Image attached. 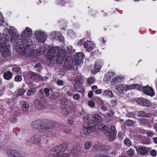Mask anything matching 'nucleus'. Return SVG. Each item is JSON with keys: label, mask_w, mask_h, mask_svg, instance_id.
Here are the masks:
<instances>
[{"label": "nucleus", "mask_w": 157, "mask_h": 157, "mask_svg": "<svg viewBox=\"0 0 157 157\" xmlns=\"http://www.w3.org/2000/svg\"><path fill=\"white\" fill-rule=\"evenodd\" d=\"M114 73L112 71H109L106 73L104 78V82L107 83H109L114 76Z\"/></svg>", "instance_id": "f3484780"}, {"label": "nucleus", "mask_w": 157, "mask_h": 157, "mask_svg": "<svg viewBox=\"0 0 157 157\" xmlns=\"http://www.w3.org/2000/svg\"><path fill=\"white\" fill-rule=\"evenodd\" d=\"M130 86H132V89H136L139 90H143V87L140 84H135L130 85Z\"/></svg>", "instance_id": "c756f323"}, {"label": "nucleus", "mask_w": 157, "mask_h": 157, "mask_svg": "<svg viewBox=\"0 0 157 157\" xmlns=\"http://www.w3.org/2000/svg\"><path fill=\"white\" fill-rule=\"evenodd\" d=\"M57 84L59 86H61L63 85L64 82L62 80H58L57 81Z\"/></svg>", "instance_id": "052dcab7"}, {"label": "nucleus", "mask_w": 157, "mask_h": 157, "mask_svg": "<svg viewBox=\"0 0 157 157\" xmlns=\"http://www.w3.org/2000/svg\"><path fill=\"white\" fill-rule=\"evenodd\" d=\"M84 55L82 52H78L75 56L74 61L76 65H79L83 63V59L84 57Z\"/></svg>", "instance_id": "1a4fd4ad"}, {"label": "nucleus", "mask_w": 157, "mask_h": 157, "mask_svg": "<svg viewBox=\"0 0 157 157\" xmlns=\"http://www.w3.org/2000/svg\"><path fill=\"white\" fill-rule=\"evenodd\" d=\"M93 92L92 91H90L88 94V96L89 98H92L93 96Z\"/></svg>", "instance_id": "bf43d9fd"}, {"label": "nucleus", "mask_w": 157, "mask_h": 157, "mask_svg": "<svg viewBox=\"0 0 157 157\" xmlns=\"http://www.w3.org/2000/svg\"><path fill=\"white\" fill-rule=\"evenodd\" d=\"M70 155V154L67 153H64L59 155V157H69Z\"/></svg>", "instance_id": "5fc2aeb1"}, {"label": "nucleus", "mask_w": 157, "mask_h": 157, "mask_svg": "<svg viewBox=\"0 0 157 157\" xmlns=\"http://www.w3.org/2000/svg\"><path fill=\"white\" fill-rule=\"evenodd\" d=\"M91 88L94 91H95V90H96L98 89V87L97 86L94 85L91 86Z\"/></svg>", "instance_id": "338daca9"}, {"label": "nucleus", "mask_w": 157, "mask_h": 157, "mask_svg": "<svg viewBox=\"0 0 157 157\" xmlns=\"http://www.w3.org/2000/svg\"><path fill=\"white\" fill-rule=\"evenodd\" d=\"M59 153V152L57 146L52 148L50 151V153L52 155H56Z\"/></svg>", "instance_id": "c9c22d12"}, {"label": "nucleus", "mask_w": 157, "mask_h": 157, "mask_svg": "<svg viewBox=\"0 0 157 157\" xmlns=\"http://www.w3.org/2000/svg\"><path fill=\"white\" fill-rule=\"evenodd\" d=\"M84 45L86 50L88 52H90L94 47V44L90 41H86L84 43Z\"/></svg>", "instance_id": "6ab92c4d"}, {"label": "nucleus", "mask_w": 157, "mask_h": 157, "mask_svg": "<svg viewBox=\"0 0 157 157\" xmlns=\"http://www.w3.org/2000/svg\"><path fill=\"white\" fill-rule=\"evenodd\" d=\"M103 95L109 98H111L114 96L112 92L109 90H105L103 92Z\"/></svg>", "instance_id": "393cba45"}, {"label": "nucleus", "mask_w": 157, "mask_h": 157, "mask_svg": "<svg viewBox=\"0 0 157 157\" xmlns=\"http://www.w3.org/2000/svg\"><path fill=\"white\" fill-rule=\"evenodd\" d=\"M59 96V94L58 92L53 93L50 97L51 99H54L57 98Z\"/></svg>", "instance_id": "49530a36"}, {"label": "nucleus", "mask_w": 157, "mask_h": 157, "mask_svg": "<svg viewBox=\"0 0 157 157\" xmlns=\"http://www.w3.org/2000/svg\"><path fill=\"white\" fill-rule=\"evenodd\" d=\"M89 115H86L83 117V120L85 122V124L89 126L87 127H84L82 130L81 133L83 135L87 136L91 132L92 128L94 127V122L92 120H89Z\"/></svg>", "instance_id": "20e7f679"}, {"label": "nucleus", "mask_w": 157, "mask_h": 157, "mask_svg": "<svg viewBox=\"0 0 157 157\" xmlns=\"http://www.w3.org/2000/svg\"><path fill=\"white\" fill-rule=\"evenodd\" d=\"M143 91L145 94L151 97L153 96L155 94L153 89L148 85L143 86Z\"/></svg>", "instance_id": "ddd939ff"}, {"label": "nucleus", "mask_w": 157, "mask_h": 157, "mask_svg": "<svg viewBox=\"0 0 157 157\" xmlns=\"http://www.w3.org/2000/svg\"><path fill=\"white\" fill-rule=\"evenodd\" d=\"M36 92V90L34 89H31L28 90L27 95L31 96L34 94Z\"/></svg>", "instance_id": "a18cd8bd"}, {"label": "nucleus", "mask_w": 157, "mask_h": 157, "mask_svg": "<svg viewBox=\"0 0 157 157\" xmlns=\"http://www.w3.org/2000/svg\"><path fill=\"white\" fill-rule=\"evenodd\" d=\"M59 153L62 152L66 150L68 147V145L66 143L62 144L57 146Z\"/></svg>", "instance_id": "412c9836"}, {"label": "nucleus", "mask_w": 157, "mask_h": 157, "mask_svg": "<svg viewBox=\"0 0 157 157\" xmlns=\"http://www.w3.org/2000/svg\"><path fill=\"white\" fill-rule=\"evenodd\" d=\"M117 101L115 100H112L111 101V104L113 106H115L117 104Z\"/></svg>", "instance_id": "774afa93"}, {"label": "nucleus", "mask_w": 157, "mask_h": 157, "mask_svg": "<svg viewBox=\"0 0 157 157\" xmlns=\"http://www.w3.org/2000/svg\"><path fill=\"white\" fill-rule=\"evenodd\" d=\"M136 150L138 153L140 154L145 155L147 152V149L144 147L140 146L136 147Z\"/></svg>", "instance_id": "4be33fe9"}, {"label": "nucleus", "mask_w": 157, "mask_h": 157, "mask_svg": "<svg viewBox=\"0 0 157 157\" xmlns=\"http://www.w3.org/2000/svg\"><path fill=\"white\" fill-rule=\"evenodd\" d=\"M67 52L70 53L74 51V49L73 48V47L71 45H68L67 47Z\"/></svg>", "instance_id": "603ef678"}, {"label": "nucleus", "mask_w": 157, "mask_h": 157, "mask_svg": "<svg viewBox=\"0 0 157 157\" xmlns=\"http://www.w3.org/2000/svg\"><path fill=\"white\" fill-rule=\"evenodd\" d=\"M67 34L68 35L71 37H74L75 36L74 32L71 29L68 31Z\"/></svg>", "instance_id": "37998d69"}, {"label": "nucleus", "mask_w": 157, "mask_h": 157, "mask_svg": "<svg viewBox=\"0 0 157 157\" xmlns=\"http://www.w3.org/2000/svg\"><path fill=\"white\" fill-rule=\"evenodd\" d=\"M35 67L36 68H38V69H37V70H39L40 69V68H41V66L40 65V64L39 63L36 64L35 66Z\"/></svg>", "instance_id": "0e129e2a"}, {"label": "nucleus", "mask_w": 157, "mask_h": 157, "mask_svg": "<svg viewBox=\"0 0 157 157\" xmlns=\"http://www.w3.org/2000/svg\"><path fill=\"white\" fill-rule=\"evenodd\" d=\"M22 80V78L21 75H17L15 77L14 80L15 81L19 82L21 81Z\"/></svg>", "instance_id": "de8ad7c7"}, {"label": "nucleus", "mask_w": 157, "mask_h": 157, "mask_svg": "<svg viewBox=\"0 0 157 157\" xmlns=\"http://www.w3.org/2000/svg\"><path fill=\"white\" fill-rule=\"evenodd\" d=\"M12 76L13 75L11 72L9 71H7L4 73L3 77L5 79L9 80L12 78Z\"/></svg>", "instance_id": "a878e982"}, {"label": "nucleus", "mask_w": 157, "mask_h": 157, "mask_svg": "<svg viewBox=\"0 0 157 157\" xmlns=\"http://www.w3.org/2000/svg\"><path fill=\"white\" fill-rule=\"evenodd\" d=\"M44 91L45 92V95L47 96H48L49 95V90L48 88H45L44 90Z\"/></svg>", "instance_id": "864d4df0"}, {"label": "nucleus", "mask_w": 157, "mask_h": 157, "mask_svg": "<svg viewBox=\"0 0 157 157\" xmlns=\"http://www.w3.org/2000/svg\"><path fill=\"white\" fill-rule=\"evenodd\" d=\"M139 105L145 106H150L151 105V103L148 100L142 98H138L136 101Z\"/></svg>", "instance_id": "f8f14e48"}, {"label": "nucleus", "mask_w": 157, "mask_h": 157, "mask_svg": "<svg viewBox=\"0 0 157 157\" xmlns=\"http://www.w3.org/2000/svg\"><path fill=\"white\" fill-rule=\"evenodd\" d=\"M12 71L14 73L19 74L21 72V68L15 66L12 68Z\"/></svg>", "instance_id": "4c0bfd02"}, {"label": "nucleus", "mask_w": 157, "mask_h": 157, "mask_svg": "<svg viewBox=\"0 0 157 157\" xmlns=\"http://www.w3.org/2000/svg\"><path fill=\"white\" fill-rule=\"evenodd\" d=\"M147 135L150 137H152L153 136V133L151 132H147Z\"/></svg>", "instance_id": "680f3d73"}, {"label": "nucleus", "mask_w": 157, "mask_h": 157, "mask_svg": "<svg viewBox=\"0 0 157 157\" xmlns=\"http://www.w3.org/2000/svg\"><path fill=\"white\" fill-rule=\"evenodd\" d=\"M11 121L13 123H15L17 122V119L16 118H13L11 119Z\"/></svg>", "instance_id": "e2e57ef3"}, {"label": "nucleus", "mask_w": 157, "mask_h": 157, "mask_svg": "<svg viewBox=\"0 0 157 157\" xmlns=\"http://www.w3.org/2000/svg\"><path fill=\"white\" fill-rule=\"evenodd\" d=\"M34 36L36 40L40 43H44L47 38V35L46 33L41 30H37L34 32Z\"/></svg>", "instance_id": "423d86ee"}, {"label": "nucleus", "mask_w": 157, "mask_h": 157, "mask_svg": "<svg viewBox=\"0 0 157 157\" xmlns=\"http://www.w3.org/2000/svg\"><path fill=\"white\" fill-rule=\"evenodd\" d=\"M83 80L82 78L80 76L75 78V85H81L82 84Z\"/></svg>", "instance_id": "c85d7f7f"}, {"label": "nucleus", "mask_w": 157, "mask_h": 157, "mask_svg": "<svg viewBox=\"0 0 157 157\" xmlns=\"http://www.w3.org/2000/svg\"><path fill=\"white\" fill-rule=\"evenodd\" d=\"M95 102L93 101H88V105L91 107H94L95 105Z\"/></svg>", "instance_id": "8fccbe9b"}, {"label": "nucleus", "mask_w": 157, "mask_h": 157, "mask_svg": "<svg viewBox=\"0 0 157 157\" xmlns=\"http://www.w3.org/2000/svg\"><path fill=\"white\" fill-rule=\"evenodd\" d=\"M4 36L9 41L16 44V48L17 52L22 55L27 52L23 48L24 46L28 48H32L34 45L32 37L33 30L31 29L26 27L19 36L17 30L14 27L10 29H5L3 30Z\"/></svg>", "instance_id": "f257e3e1"}, {"label": "nucleus", "mask_w": 157, "mask_h": 157, "mask_svg": "<svg viewBox=\"0 0 157 157\" xmlns=\"http://www.w3.org/2000/svg\"><path fill=\"white\" fill-rule=\"evenodd\" d=\"M80 98V95L78 94H75L73 96V99L77 101H79Z\"/></svg>", "instance_id": "58836bf2"}, {"label": "nucleus", "mask_w": 157, "mask_h": 157, "mask_svg": "<svg viewBox=\"0 0 157 157\" xmlns=\"http://www.w3.org/2000/svg\"><path fill=\"white\" fill-rule=\"evenodd\" d=\"M134 124V122L133 121L130 120L126 121L124 122V125L128 127L133 126Z\"/></svg>", "instance_id": "e433bc0d"}, {"label": "nucleus", "mask_w": 157, "mask_h": 157, "mask_svg": "<svg viewBox=\"0 0 157 157\" xmlns=\"http://www.w3.org/2000/svg\"><path fill=\"white\" fill-rule=\"evenodd\" d=\"M124 144L127 146H130L132 144L130 140L128 138H126L125 139L124 141Z\"/></svg>", "instance_id": "79ce46f5"}, {"label": "nucleus", "mask_w": 157, "mask_h": 157, "mask_svg": "<svg viewBox=\"0 0 157 157\" xmlns=\"http://www.w3.org/2000/svg\"><path fill=\"white\" fill-rule=\"evenodd\" d=\"M127 153L130 156L132 157L135 154L134 150L133 148H131L127 151Z\"/></svg>", "instance_id": "ea45409f"}, {"label": "nucleus", "mask_w": 157, "mask_h": 157, "mask_svg": "<svg viewBox=\"0 0 157 157\" xmlns=\"http://www.w3.org/2000/svg\"><path fill=\"white\" fill-rule=\"evenodd\" d=\"M25 92V90L23 89H19L17 90L15 93L17 96H21Z\"/></svg>", "instance_id": "72a5a7b5"}, {"label": "nucleus", "mask_w": 157, "mask_h": 157, "mask_svg": "<svg viewBox=\"0 0 157 157\" xmlns=\"http://www.w3.org/2000/svg\"><path fill=\"white\" fill-rule=\"evenodd\" d=\"M92 145V143L91 142L86 141L84 144V147L85 149L87 150L90 148Z\"/></svg>", "instance_id": "2f4dec72"}, {"label": "nucleus", "mask_w": 157, "mask_h": 157, "mask_svg": "<svg viewBox=\"0 0 157 157\" xmlns=\"http://www.w3.org/2000/svg\"><path fill=\"white\" fill-rule=\"evenodd\" d=\"M39 121L33 122L31 124L32 127L36 129L39 128L40 127V123Z\"/></svg>", "instance_id": "f704fd0d"}, {"label": "nucleus", "mask_w": 157, "mask_h": 157, "mask_svg": "<svg viewBox=\"0 0 157 157\" xmlns=\"http://www.w3.org/2000/svg\"><path fill=\"white\" fill-rule=\"evenodd\" d=\"M27 75V78L32 79L33 80H36L38 78L39 79L44 80H46L48 78L47 77H41L40 75L38 76L36 74L32 72L29 73Z\"/></svg>", "instance_id": "9b49d317"}, {"label": "nucleus", "mask_w": 157, "mask_h": 157, "mask_svg": "<svg viewBox=\"0 0 157 157\" xmlns=\"http://www.w3.org/2000/svg\"><path fill=\"white\" fill-rule=\"evenodd\" d=\"M61 128L62 130L66 134L69 133L71 132V130L69 129H67L66 127L64 125L62 126Z\"/></svg>", "instance_id": "a19ab883"}, {"label": "nucleus", "mask_w": 157, "mask_h": 157, "mask_svg": "<svg viewBox=\"0 0 157 157\" xmlns=\"http://www.w3.org/2000/svg\"><path fill=\"white\" fill-rule=\"evenodd\" d=\"M9 157H22L21 155L17 151L13 149H10L7 152Z\"/></svg>", "instance_id": "dca6fc26"}, {"label": "nucleus", "mask_w": 157, "mask_h": 157, "mask_svg": "<svg viewBox=\"0 0 157 157\" xmlns=\"http://www.w3.org/2000/svg\"><path fill=\"white\" fill-rule=\"evenodd\" d=\"M102 65V61L99 60L97 61L94 65V69L92 71V73L94 74L97 73L101 68Z\"/></svg>", "instance_id": "a211bd4d"}, {"label": "nucleus", "mask_w": 157, "mask_h": 157, "mask_svg": "<svg viewBox=\"0 0 157 157\" xmlns=\"http://www.w3.org/2000/svg\"><path fill=\"white\" fill-rule=\"evenodd\" d=\"M21 103L22 105V109L24 111H26L29 109V105L28 102L26 101H22Z\"/></svg>", "instance_id": "bb28decb"}, {"label": "nucleus", "mask_w": 157, "mask_h": 157, "mask_svg": "<svg viewBox=\"0 0 157 157\" xmlns=\"http://www.w3.org/2000/svg\"><path fill=\"white\" fill-rule=\"evenodd\" d=\"M122 78L121 76H117L114 78H113L111 80V84L112 85H115L117 84L118 82L121 81V79Z\"/></svg>", "instance_id": "5701e85b"}, {"label": "nucleus", "mask_w": 157, "mask_h": 157, "mask_svg": "<svg viewBox=\"0 0 157 157\" xmlns=\"http://www.w3.org/2000/svg\"><path fill=\"white\" fill-rule=\"evenodd\" d=\"M48 49L46 56L51 61H56L59 64H61L65 57L66 52L65 50L60 47H50L47 44L44 45L39 49V54L44 55L46 51Z\"/></svg>", "instance_id": "f03ea898"}, {"label": "nucleus", "mask_w": 157, "mask_h": 157, "mask_svg": "<svg viewBox=\"0 0 157 157\" xmlns=\"http://www.w3.org/2000/svg\"><path fill=\"white\" fill-rule=\"evenodd\" d=\"M71 152L75 157L79 156L82 153V149L79 145H76L73 146L71 149Z\"/></svg>", "instance_id": "6e6552de"}, {"label": "nucleus", "mask_w": 157, "mask_h": 157, "mask_svg": "<svg viewBox=\"0 0 157 157\" xmlns=\"http://www.w3.org/2000/svg\"><path fill=\"white\" fill-rule=\"evenodd\" d=\"M89 115V117H90V115ZM94 121L93 120H92L94 122V126L95 125V123H98V122H101V117L98 115V114H95L94 115ZM89 119V120H90V119Z\"/></svg>", "instance_id": "cd10ccee"}, {"label": "nucleus", "mask_w": 157, "mask_h": 157, "mask_svg": "<svg viewBox=\"0 0 157 157\" xmlns=\"http://www.w3.org/2000/svg\"><path fill=\"white\" fill-rule=\"evenodd\" d=\"M35 46L34 44L33 46V48H27V47L25 46H24V47H23V48L25 49V50H26L27 51V52H26V53H25L24 55H22L21 53L20 54L22 56H24L25 54H28V52H30L29 55L32 57H35L37 56L40 55V54H39V52H38L36 50H33L32 49V48H33L34 46Z\"/></svg>", "instance_id": "9d476101"}, {"label": "nucleus", "mask_w": 157, "mask_h": 157, "mask_svg": "<svg viewBox=\"0 0 157 157\" xmlns=\"http://www.w3.org/2000/svg\"><path fill=\"white\" fill-rule=\"evenodd\" d=\"M102 91V89H97L96 90L94 91V93L96 94H100L101 93Z\"/></svg>", "instance_id": "13d9d810"}, {"label": "nucleus", "mask_w": 157, "mask_h": 157, "mask_svg": "<svg viewBox=\"0 0 157 157\" xmlns=\"http://www.w3.org/2000/svg\"><path fill=\"white\" fill-rule=\"evenodd\" d=\"M101 149L106 150L109 148V145H102L100 146Z\"/></svg>", "instance_id": "09e8293b"}, {"label": "nucleus", "mask_w": 157, "mask_h": 157, "mask_svg": "<svg viewBox=\"0 0 157 157\" xmlns=\"http://www.w3.org/2000/svg\"><path fill=\"white\" fill-rule=\"evenodd\" d=\"M3 34L4 33H3ZM4 38L0 39V50L2 54L4 57L9 55L10 46L7 44V40L3 35Z\"/></svg>", "instance_id": "39448f33"}, {"label": "nucleus", "mask_w": 157, "mask_h": 157, "mask_svg": "<svg viewBox=\"0 0 157 157\" xmlns=\"http://www.w3.org/2000/svg\"><path fill=\"white\" fill-rule=\"evenodd\" d=\"M112 114L110 113H108L106 114V115L105 116V118L106 119H109V117H111L112 116Z\"/></svg>", "instance_id": "69168bd1"}, {"label": "nucleus", "mask_w": 157, "mask_h": 157, "mask_svg": "<svg viewBox=\"0 0 157 157\" xmlns=\"http://www.w3.org/2000/svg\"><path fill=\"white\" fill-rule=\"evenodd\" d=\"M74 87L76 91L77 92L83 93L85 92V89L81 86H78V87L76 85H74Z\"/></svg>", "instance_id": "473e14b6"}, {"label": "nucleus", "mask_w": 157, "mask_h": 157, "mask_svg": "<svg viewBox=\"0 0 157 157\" xmlns=\"http://www.w3.org/2000/svg\"><path fill=\"white\" fill-rule=\"evenodd\" d=\"M68 1V0H56L55 3L57 5L62 6L64 5L65 2H67Z\"/></svg>", "instance_id": "7c9ffc66"}, {"label": "nucleus", "mask_w": 157, "mask_h": 157, "mask_svg": "<svg viewBox=\"0 0 157 157\" xmlns=\"http://www.w3.org/2000/svg\"><path fill=\"white\" fill-rule=\"evenodd\" d=\"M135 115L138 117H149L148 115L144 111H138L135 112Z\"/></svg>", "instance_id": "b1692460"}, {"label": "nucleus", "mask_w": 157, "mask_h": 157, "mask_svg": "<svg viewBox=\"0 0 157 157\" xmlns=\"http://www.w3.org/2000/svg\"><path fill=\"white\" fill-rule=\"evenodd\" d=\"M132 86L124 84H119L116 86L115 90L117 93L121 94H124L127 91L132 89Z\"/></svg>", "instance_id": "0eeeda50"}, {"label": "nucleus", "mask_w": 157, "mask_h": 157, "mask_svg": "<svg viewBox=\"0 0 157 157\" xmlns=\"http://www.w3.org/2000/svg\"><path fill=\"white\" fill-rule=\"evenodd\" d=\"M40 141V136L39 135H35L32 136L28 141V144H33L39 143Z\"/></svg>", "instance_id": "4468645a"}, {"label": "nucleus", "mask_w": 157, "mask_h": 157, "mask_svg": "<svg viewBox=\"0 0 157 157\" xmlns=\"http://www.w3.org/2000/svg\"><path fill=\"white\" fill-rule=\"evenodd\" d=\"M95 128L98 129L102 130L103 132L109 138L110 141H113L115 139V135L116 133L115 127H111V129L110 130L109 128L105 126L103 124H96L94 126Z\"/></svg>", "instance_id": "7ed1b4c3"}, {"label": "nucleus", "mask_w": 157, "mask_h": 157, "mask_svg": "<svg viewBox=\"0 0 157 157\" xmlns=\"http://www.w3.org/2000/svg\"><path fill=\"white\" fill-rule=\"evenodd\" d=\"M34 104L36 107L39 109H45L46 108V105L39 100H35Z\"/></svg>", "instance_id": "aec40b11"}, {"label": "nucleus", "mask_w": 157, "mask_h": 157, "mask_svg": "<svg viewBox=\"0 0 157 157\" xmlns=\"http://www.w3.org/2000/svg\"><path fill=\"white\" fill-rule=\"evenodd\" d=\"M61 113L63 114L66 115L68 114V112L66 108H63L61 109Z\"/></svg>", "instance_id": "3c124183"}, {"label": "nucleus", "mask_w": 157, "mask_h": 157, "mask_svg": "<svg viewBox=\"0 0 157 157\" xmlns=\"http://www.w3.org/2000/svg\"><path fill=\"white\" fill-rule=\"evenodd\" d=\"M51 38L53 39H56L60 40H63V37L61 33L59 32H53L50 35Z\"/></svg>", "instance_id": "2eb2a0df"}, {"label": "nucleus", "mask_w": 157, "mask_h": 157, "mask_svg": "<svg viewBox=\"0 0 157 157\" xmlns=\"http://www.w3.org/2000/svg\"><path fill=\"white\" fill-rule=\"evenodd\" d=\"M4 22V21L3 15L0 13V25L2 24Z\"/></svg>", "instance_id": "4d7b16f0"}, {"label": "nucleus", "mask_w": 157, "mask_h": 157, "mask_svg": "<svg viewBox=\"0 0 157 157\" xmlns=\"http://www.w3.org/2000/svg\"><path fill=\"white\" fill-rule=\"evenodd\" d=\"M95 81L94 78L93 77H90L88 78L87 80V83L90 85H91L94 83Z\"/></svg>", "instance_id": "c03bdc74"}, {"label": "nucleus", "mask_w": 157, "mask_h": 157, "mask_svg": "<svg viewBox=\"0 0 157 157\" xmlns=\"http://www.w3.org/2000/svg\"><path fill=\"white\" fill-rule=\"evenodd\" d=\"M150 154L151 156L155 157L157 155V152L155 150H152L150 151Z\"/></svg>", "instance_id": "6e6d98bb"}]
</instances>
